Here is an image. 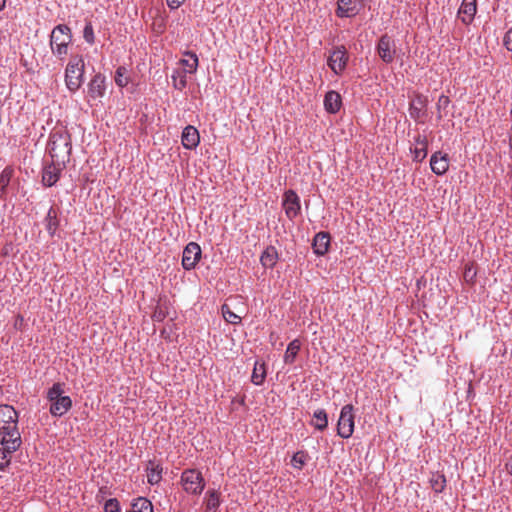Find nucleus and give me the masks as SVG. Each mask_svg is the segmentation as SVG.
Returning a JSON list of instances; mask_svg holds the SVG:
<instances>
[{
	"mask_svg": "<svg viewBox=\"0 0 512 512\" xmlns=\"http://www.w3.org/2000/svg\"><path fill=\"white\" fill-rule=\"evenodd\" d=\"M72 151L71 135L63 126L55 127L49 135L47 152L51 160L58 165L66 166Z\"/></svg>",
	"mask_w": 512,
	"mask_h": 512,
	"instance_id": "nucleus-1",
	"label": "nucleus"
},
{
	"mask_svg": "<svg viewBox=\"0 0 512 512\" xmlns=\"http://www.w3.org/2000/svg\"><path fill=\"white\" fill-rule=\"evenodd\" d=\"M18 412L8 404L0 405V436L1 444H22L18 430Z\"/></svg>",
	"mask_w": 512,
	"mask_h": 512,
	"instance_id": "nucleus-2",
	"label": "nucleus"
},
{
	"mask_svg": "<svg viewBox=\"0 0 512 512\" xmlns=\"http://www.w3.org/2000/svg\"><path fill=\"white\" fill-rule=\"evenodd\" d=\"M85 63L81 55H72L65 69L67 89L75 93L84 82Z\"/></svg>",
	"mask_w": 512,
	"mask_h": 512,
	"instance_id": "nucleus-3",
	"label": "nucleus"
},
{
	"mask_svg": "<svg viewBox=\"0 0 512 512\" xmlns=\"http://www.w3.org/2000/svg\"><path fill=\"white\" fill-rule=\"evenodd\" d=\"M72 42V31L66 24L55 26L50 35V47L52 53L63 60L68 54L69 45Z\"/></svg>",
	"mask_w": 512,
	"mask_h": 512,
	"instance_id": "nucleus-4",
	"label": "nucleus"
},
{
	"mask_svg": "<svg viewBox=\"0 0 512 512\" xmlns=\"http://www.w3.org/2000/svg\"><path fill=\"white\" fill-rule=\"evenodd\" d=\"M180 481L184 491L191 495H200L206 484L201 471L194 468L185 469L181 473Z\"/></svg>",
	"mask_w": 512,
	"mask_h": 512,
	"instance_id": "nucleus-5",
	"label": "nucleus"
},
{
	"mask_svg": "<svg viewBox=\"0 0 512 512\" xmlns=\"http://www.w3.org/2000/svg\"><path fill=\"white\" fill-rule=\"evenodd\" d=\"M353 410L354 408L351 404L344 405L341 409L337 423V434L343 439L350 438L354 432L355 422Z\"/></svg>",
	"mask_w": 512,
	"mask_h": 512,
	"instance_id": "nucleus-6",
	"label": "nucleus"
},
{
	"mask_svg": "<svg viewBox=\"0 0 512 512\" xmlns=\"http://www.w3.org/2000/svg\"><path fill=\"white\" fill-rule=\"evenodd\" d=\"M376 51L384 63H392L396 55V44L394 39L387 34L382 35L378 40Z\"/></svg>",
	"mask_w": 512,
	"mask_h": 512,
	"instance_id": "nucleus-7",
	"label": "nucleus"
},
{
	"mask_svg": "<svg viewBox=\"0 0 512 512\" xmlns=\"http://www.w3.org/2000/svg\"><path fill=\"white\" fill-rule=\"evenodd\" d=\"M428 97L416 93L414 98L409 103V114L410 117L418 123H424V119L427 116Z\"/></svg>",
	"mask_w": 512,
	"mask_h": 512,
	"instance_id": "nucleus-8",
	"label": "nucleus"
},
{
	"mask_svg": "<svg viewBox=\"0 0 512 512\" xmlns=\"http://www.w3.org/2000/svg\"><path fill=\"white\" fill-rule=\"evenodd\" d=\"M347 50L344 46H337L333 49L328 58V66L337 75L341 74L348 62Z\"/></svg>",
	"mask_w": 512,
	"mask_h": 512,
	"instance_id": "nucleus-9",
	"label": "nucleus"
},
{
	"mask_svg": "<svg viewBox=\"0 0 512 512\" xmlns=\"http://www.w3.org/2000/svg\"><path fill=\"white\" fill-rule=\"evenodd\" d=\"M202 251L196 242H190L186 245L182 254V266L185 270L194 269L201 259Z\"/></svg>",
	"mask_w": 512,
	"mask_h": 512,
	"instance_id": "nucleus-10",
	"label": "nucleus"
},
{
	"mask_svg": "<svg viewBox=\"0 0 512 512\" xmlns=\"http://www.w3.org/2000/svg\"><path fill=\"white\" fill-rule=\"evenodd\" d=\"M66 166L58 165L55 161L51 160L49 164H46L42 170V184L45 187L54 186L60 179L62 171Z\"/></svg>",
	"mask_w": 512,
	"mask_h": 512,
	"instance_id": "nucleus-11",
	"label": "nucleus"
},
{
	"mask_svg": "<svg viewBox=\"0 0 512 512\" xmlns=\"http://www.w3.org/2000/svg\"><path fill=\"white\" fill-rule=\"evenodd\" d=\"M283 208L289 219H294L300 212V199L295 191L288 190L284 193Z\"/></svg>",
	"mask_w": 512,
	"mask_h": 512,
	"instance_id": "nucleus-12",
	"label": "nucleus"
},
{
	"mask_svg": "<svg viewBox=\"0 0 512 512\" xmlns=\"http://www.w3.org/2000/svg\"><path fill=\"white\" fill-rule=\"evenodd\" d=\"M359 3V0H338L335 13L339 18L355 17L361 9Z\"/></svg>",
	"mask_w": 512,
	"mask_h": 512,
	"instance_id": "nucleus-13",
	"label": "nucleus"
},
{
	"mask_svg": "<svg viewBox=\"0 0 512 512\" xmlns=\"http://www.w3.org/2000/svg\"><path fill=\"white\" fill-rule=\"evenodd\" d=\"M430 167L438 176L445 174L449 169V157L447 153L436 151L430 158Z\"/></svg>",
	"mask_w": 512,
	"mask_h": 512,
	"instance_id": "nucleus-14",
	"label": "nucleus"
},
{
	"mask_svg": "<svg viewBox=\"0 0 512 512\" xmlns=\"http://www.w3.org/2000/svg\"><path fill=\"white\" fill-rule=\"evenodd\" d=\"M105 76L101 73H97L93 76L91 81L88 83V94L91 98H102L105 94Z\"/></svg>",
	"mask_w": 512,
	"mask_h": 512,
	"instance_id": "nucleus-15",
	"label": "nucleus"
},
{
	"mask_svg": "<svg viewBox=\"0 0 512 512\" xmlns=\"http://www.w3.org/2000/svg\"><path fill=\"white\" fill-rule=\"evenodd\" d=\"M476 11V0H463L458 10V17L463 24L469 25L473 21Z\"/></svg>",
	"mask_w": 512,
	"mask_h": 512,
	"instance_id": "nucleus-16",
	"label": "nucleus"
},
{
	"mask_svg": "<svg viewBox=\"0 0 512 512\" xmlns=\"http://www.w3.org/2000/svg\"><path fill=\"white\" fill-rule=\"evenodd\" d=\"M181 140L184 148L189 150L195 149L200 142L198 130L194 126H186L182 132Z\"/></svg>",
	"mask_w": 512,
	"mask_h": 512,
	"instance_id": "nucleus-17",
	"label": "nucleus"
},
{
	"mask_svg": "<svg viewBox=\"0 0 512 512\" xmlns=\"http://www.w3.org/2000/svg\"><path fill=\"white\" fill-rule=\"evenodd\" d=\"M50 413L54 417H61L72 407V400L69 396H63L50 402Z\"/></svg>",
	"mask_w": 512,
	"mask_h": 512,
	"instance_id": "nucleus-18",
	"label": "nucleus"
},
{
	"mask_svg": "<svg viewBox=\"0 0 512 512\" xmlns=\"http://www.w3.org/2000/svg\"><path fill=\"white\" fill-rule=\"evenodd\" d=\"M330 234L328 232H319L315 235L312 243L314 253L323 256L328 252L330 246Z\"/></svg>",
	"mask_w": 512,
	"mask_h": 512,
	"instance_id": "nucleus-19",
	"label": "nucleus"
},
{
	"mask_svg": "<svg viewBox=\"0 0 512 512\" xmlns=\"http://www.w3.org/2000/svg\"><path fill=\"white\" fill-rule=\"evenodd\" d=\"M414 143L416 145L415 149L412 151L413 160L416 162H422L428 153V140L426 136L418 135L414 138Z\"/></svg>",
	"mask_w": 512,
	"mask_h": 512,
	"instance_id": "nucleus-20",
	"label": "nucleus"
},
{
	"mask_svg": "<svg viewBox=\"0 0 512 512\" xmlns=\"http://www.w3.org/2000/svg\"><path fill=\"white\" fill-rule=\"evenodd\" d=\"M342 105V99L338 92L331 90L328 91L324 98V107L329 113H337Z\"/></svg>",
	"mask_w": 512,
	"mask_h": 512,
	"instance_id": "nucleus-21",
	"label": "nucleus"
},
{
	"mask_svg": "<svg viewBox=\"0 0 512 512\" xmlns=\"http://www.w3.org/2000/svg\"><path fill=\"white\" fill-rule=\"evenodd\" d=\"M147 481L151 485L158 484L162 479V466L154 460H149L146 466Z\"/></svg>",
	"mask_w": 512,
	"mask_h": 512,
	"instance_id": "nucleus-22",
	"label": "nucleus"
},
{
	"mask_svg": "<svg viewBox=\"0 0 512 512\" xmlns=\"http://www.w3.org/2000/svg\"><path fill=\"white\" fill-rule=\"evenodd\" d=\"M2 445L4 447L0 448V470H4L10 464L11 454L21 446V444H11L10 442Z\"/></svg>",
	"mask_w": 512,
	"mask_h": 512,
	"instance_id": "nucleus-23",
	"label": "nucleus"
},
{
	"mask_svg": "<svg viewBox=\"0 0 512 512\" xmlns=\"http://www.w3.org/2000/svg\"><path fill=\"white\" fill-rule=\"evenodd\" d=\"M278 260L277 249L270 245L261 254L260 262L265 268H273Z\"/></svg>",
	"mask_w": 512,
	"mask_h": 512,
	"instance_id": "nucleus-24",
	"label": "nucleus"
},
{
	"mask_svg": "<svg viewBox=\"0 0 512 512\" xmlns=\"http://www.w3.org/2000/svg\"><path fill=\"white\" fill-rule=\"evenodd\" d=\"M14 170L12 167H5L0 174V200L5 201L7 196L8 186L13 177Z\"/></svg>",
	"mask_w": 512,
	"mask_h": 512,
	"instance_id": "nucleus-25",
	"label": "nucleus"
},
{
	"mask_svg": "<svg viewBox=\"0 0 512 512\" xmlns=\"http://www.w3.org/2000/svg\"><path fill=\"white\" fill-rule=\"evenodd\" d=\"M206 512H217L221 505V493L218 490H208L205 496Z\"/></svg>",
	"mask_w": 512,
	"mask_h": 512,
	"instance_id": "nucleus-26",
	"label": "nucleus"
},
{
	"mask_svg": "<svg viewBox=\"0 0 512 512\" xmlns=\"http://www.w3.org/2000/svg\"><path fill=\"white\" fill-rule=\"evenodd\" d=\"M58 227H59V220H58L57 211L53 207H50V209L48 210V213L45 217L46 231L52 237L55 235Z\"/></svg>",
	"mask_w": 512,
	"mask_h": 512,
	"instance_id": "nucleus-27",
	"label": "nucleus"
},
{
	"mask_svg": "<svg viewBox=\"0 0 512 512\" xmlns=\"http://www.w3.org/2000/svg\"><path fill=\"white\" fill-rule=\"evenodd\" d=\"M266 378V365L264 362H255L253 372L251 375V381L255 385H262Z\"/></svg>",
	"mask_w": 512,
	"mask_h": 512,
	"instance_id": "nucleus-28",
	"label": "nucleus"
},
{
	"mask_svg": "<svg viewBox=\"0 0 512 512\" xmlns=\"http://www.w3.org/2000/svg\"><path fill=\"white\" fill-rule=\"evenodd\" d=\"M301 349V342L298 339H294L291 341L286 349V352L284 354V362L286 364H292L295 361V358L298 354V352Z\"/></svg>",
	"mask_w": 512,
	"mask_h": 512,
	"instance_id": "nucleus-29",
	"label": "nucleus"
},
{
	"mask_svg": "<svg viewBox=\"0 0 512 512\" xmlns=\"http://www.w3.org/2000/svg\"><path fill=\"white\" fill-rule=\"evenodd\" d=\"M313 421L311 424L320 431L328 427V415L324 409H318L313 414Z\"/></svg>",
	"mask_w": 512,
	"mask_h": 512,
	"instance_id": "nucleus-30",
	"label": "nucleus"
},
{
	"mask_svg": "<svg viewBox=\"0 0 512 512\" xmlns=\"http://www.w3.org/2000/svg\"><path fill=\"white\" fill-rule=\"evenodd\" d=\"M186 56L189 57V59H182L180 61V63L187 67V69L185 70H182L181 72H185L186 74L187 73H190V74H193L196 72L197 70V67H198V57L197 55L192 52V51H188L185 53Z\"/></svg>",
	"mask_w": 512,
	"mask_h": 512,
	"instance_id": "nucleus-31",
	"label": "nucleus"
},
{
	"mask_svg": "<svg viewBox=\"0 0 512 512\" xmlns=\"http://www.w3.org/2000/svg\"><path fill=\"white\" fill-rule=\"evenodd\" d=\"M132 512H153V505L150 500L139 497L132 503Z\"/></svg>",
	"mask_w": 512,
	"mask_h": 512,
	"instance_id": "nucleus-32",
	"label": "nucleus"
},
{
	"mask_svg": "<svg viewBox=\"0 0 512 512\" xmlns=\"http://www.w3.org/2000/svg\"><path fill=\"white\" fill-rule=\"evenodd\" d=\"M430 483L436 493H441L446 487V477L444 474L437 472L431 477Z\"/></svg>",
	"mask_w": 512,
	"mask_h": 512,
	"instance_id": "nucleus-33",
	"label": "nucleus"
},
{
	"mask_svg": "<svg viewBox=\"0 0 512 512\" xmlns=\"http://www.w3.org/2000/svg\"><path fill=\"white\" fill-rule=\"evenodd\" d=\"M173 87L182 91L187 86V77L185 72L175 70L171 76Z\"/></svg>",
	"mask_w": 512,
	"mask_h": 512,
	"instance_id": "nucleus-34",
	"label": "nucleus"
},
{
	"mask_svg": "<svg viewBox=\"0 0 512 512\" xmlns=\"http://www.w3.org/2000/svg\"><path fill=\"white\" fill-rule=\"evenodd\" d=\"M115 83L123 88L129 83L128 70L124 66H119L115 71Z\"/></svg>",
	"mask_w": 512,
	"mask_h": 512,
	"instance_id": "nucleus-35",
	"label": "nucleus"
},
{
	"mask_svg": "<svg viewBox=\"0 0 512 512\" xmlns=\"http://www.w3.org/2000/svg\"><path fill=\"white\" fill-rule=\"evenodd\" d=\"M451 101L450 98L444 94L440 95L438 101L436 103V109L438 111L437 119L441 120L444 116H446V110L449 107Z\"/></svg>",
	"mask_w": 512,
	"mask_h": 512,
	"instance_id": "nucleus-36",
	"label": "nucleus"
},
{
	"mask_svg": "<svg viewBox=\"0 0 512 512\" xmlns=\"http://www.w3.org/2000/svg\"><path fill=\"white\" fill-rule=\"evenodd\" d=\"M221 311L224 319L231 324H239L241 322V317L236 315L233 311L230 310L227 304L222 305Z\"/></svg>",
	"mask_w": 512,
	"mask_h": 512,
	"instance_id": "nucleus-37",
	"label": "nucleus"
},
{
	"mask_svg": "<svg viewBox=\"0 0 512 512\" xmlns=\"http://www.w3.org/2000/svg\"><path fill=\"white\" fill-rule=\"evenodd\" d=\"M63 388L61 383H54L47 392V399L51 402L63 397Z\"/></svg>",
	"mask_w": 512,
	"mask_h": 512,
	"instance_id": "nucleus-38",
	"label": "nucleus"
},
{
	"mask_svg": "<svg viewBox=\"0 0 512 512\" xmlns=\"http://www.w3.org/2000/svg\"><path fill=\"white\" fill-rule=\"evenodd\" d=\"M307 460V454L304 451L296 452L291 460V463L294 468L302 469Z\"/></svg>",
	"mask_w": 512,
	"mask_h": 512,
	"instance_id": "nucleus-39",
	"label": "nucleus"
},
{
	"mask_svg": "<svg viewBox=\"0 0 512 512\" xmlns=\"http://www.w3.org/2000/svg\"><path fill=\"white\" fill-rule=\"evenodd\" d=\"M83 38L85 41L92 45L95 42L94 30L91 22H87L83 30Z\"/></svg>",
	"mask_w": 512,
	"mask_h": 512,
	"instance_id": "nucleus-40",
	"label": "nucleus"
},
{
	"mask_svg": "<svg viewBox=\"0 0 512 512\" xmlns=\"http://www.w3.org/2000/svg\"><path fill=\"white\" fill-rule=\"evenodd\" d=\"M104 512H121L119 501L116 498L108 499L104 504Z\"/></svg>",
	"mask_w": 512,
	"mask_h": 512,
	"instance_id": "nucleus-41",
	"label": "nucleus"
},
{
	"mask_svg": "<svg viewBox=\"0 0 512 512\" xmlns=\"http://www.w3.org/2000/svg\"><path fill=\"white\" fill-rule=\"evenodd\" d=\"M167 311L162 306H157L152 315L153 321L162 322L167 317Z\"/></svg>",
	"mask_w": 512,
	"mask_h": 512,
	"instance_id": "nucleus-42",
	"label": "nucleus"
},
{
	"mask_svg": "<svg viewBox=\"0 0 512 512\" xmlns=\"http://www.w3.org/2000/svg\"><path fill=\"white\" fill-rule=\"evenodd\" d=\"M477 273L472 266H466L464 270V279L466 282L473 283Z\"/></svg>",
	"mask_w": 512,
	"mask_h": 512,
	"instance_id": "nucleus-43",
	"label": "nucleus"
},
{
	"mask_svg": "<svg viewBox=\"0 0 512 512\" xmlns=\"http://www.w3.org/2000/svg\"><path fill=\"white\" fill-rule=\"evenodd\" d=\"M503 45L508 51L512 52V27L505 33Z\"/></svg>",
	"mask_w": 512,
	"mask_h": 512,
	"instance_id": "nucleus-44",
	"label": "nucleus"
},
{
	"mask_svg": "<svg viewBox=\"0 0 512 512\" xmlns=\"http://www.w3.org/2000/svg\"><path fill=\"white\" fill-rule=\"evenodd\" d=\"M110 494L111 493L109 491V488L107 486H102V487L99 488V491H98V493L96 495V500L98 502H101V501H103L105 499V497L107 495H110Z\"/></svg>",
	"mask_w": 512,
	"mask_h": 512,
	"instance_id": "nucleus-45",
	"label": "nucleus"
},
{
	"mask_svg": "<svg viewBox=\"0 0 512 512\" xmlns=\"http://www.w3.org/2000/svg\"><path fill=\"white\" fill-rule=\"evenodd\" d=\"M171 9H177L185 0H166Z\"/></svg>",
	"mask_w": 512,
	"mask_h": 512,
	"instance_id": "nucleus-46",
	"label": "nucleus"
},
{
	"mask_svg": "<svg viewBox=\"0 0 512 512\" xmlns=\"http://www.w3.org/2000/svg\"><path fill=\"white\" fill-rule=\"evenodd\" d=\"M505 469L508 474L512 475V455L508 458L507 462L505 463Z\"/></svg>",
	"mask_w": 512,
	"mask_h": 512,
	"instance_id": "nucleus-47",
	"label": "nucleus"
},
{
	"mask_svg": "<svg viewBox=\"0 0 512 512\" xmlns=\"http://www.w3.org/2000/svg\"><path fill=\"white\" fill-rule=\"evenodd\" d=\"M5 8V0H0V11Z\"/></svg>",
	"mask_w": 512,
	"mask_h": 512,
	"instance_id": "nucleus-48",
	"label": "nucleus"
},
{
	"mask_svg": "<svg viewBox=\"0 0 512 512\" xmlns=\"http://www.w3.org/2000/svg\"><path fill=\"white\" fill-rule=\"evenodd\" d=\"M17 318H18V320H19L20 322H22V321H23V317H22V316L18 315V317H17Z\"/></svg>",
	"mask_w": 512,
	"mask_h": 512,
	"instance_id": "nucleus-49",
	"label": "nucleus"
},
{
	"mask_svg": "<svg viewBox=\"0 0 512 512\" xmlns=\"http://www.w3.org/2000/svg\"><path fill=\"white\" fill-rule=\"evenodd\" d=\"M365 1L366 0H359L360 4H362V5L364 4Z\"/></svg>",
	"mask_w": 512,
	"mask_h": 512,
	"instance_id": "nucleus-50",
	"label": "nucleus"
}]
</instances>
